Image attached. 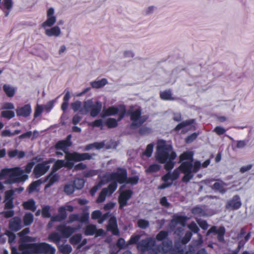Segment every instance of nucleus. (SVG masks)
Returning <instances> with one entry per match:
<instances>
[{"label": "nucleus", "instance_id": "1", "mask_svg": "<svg viewBox=\"0 0 254 254\" xmlns=\"http://www.w3.org/2000/svg\"><path fill=\"white\" fill-rule=\"evenodd\" d=\"M192 154L190 152H184L180 156L179 163L182 162L181 165L175 169L173 173H168L164 176L162 179L164 182L169 180L172 181L177 180L180 176V171L184 174L182 179V182L187 183L193 177V173H196L200 168L201 163L199 161H195L192 163Z\"/></svg>", "mask_w": 254, "mask_h": 254}, {"label": "nucleus", "instance_id": "2", "mask_svg": "<svg viewBox=\"0 0 254 254\" xmlns=\"http://www.w3.org/2000/svg\"><path fill=\"white\" fill-rule=\"evenodd\" d=\"M36 241V238L25 236L21 238L19 246L21 254H55L56 250L46 243H30Z\"/></svg>", "mask_w": 254, "mask_h": 254}, {"label": "nucleus", "instance_id": "3", "mask_svg": "<svg viewBox=\"0 0 254 254\" xmlns=\"http://www.w3.org/2000/svg\"><path fill=\"white\" fill-rule=\"evenodd\" d=\"M176 156V153L173 150L172 145L167 144L164 141L158 142L155 153L156 160L160 163H166L164 167L166 170L169 171L173 168L175 165L173 160Z\"/></svg>", "mask_w": 254, "mask_h": 254}, {"label": "nucleus", "instance_id": "4", "mask_svg": "<svg viewBox=\"0 0 254 254\" xmlns=\"http://www.w3.org/2000/svg\"><path fill=\"white\" fill-rule=\"evenodd\" d=\"M34 164L35 162L33 161L28 163L24 170L20 167L2 169L0 176H8L10 183L24 182L28 179V175L24 173H30Z\"/></svg>", "mask_w": 254, "mask_h": 254}, {"label": "nucleus", "instance_id": "5", "mask_svg": "<svg viewBox=\"0 0 254 254\" xmlns=\"http://www.w3.org/2000/svg\"><path fill=\"white\" fill-rule=\"evenodd\" d=\"M92 158V155L88 153H78L77 152H73V153H68L65 155V159L66 162L63 160H58L54 165L52 168L53 172H56L59 169L65 166L69 169H71L73 166L74 163L72 161H81L85 160H90Z\"/></svg>", "mask_w": 254, "mask_h": 254}, {"label": "nucleus", "instance_id": "6", "mask_svg": "<svg viewBox=\"0 0 254 254\" xmlns=\"http://www.w3.org/2000/svg\"><path fill=\"white\" fill-rule=\"evenodd\" d=\"M102 107V105L100 102L97 101L94 104L92 100H88L84 102L83 107L79 110V113L84 115L90 111V116L95 117L100 112Z\"/></svg>", "mask_w": 254, "mask_h": 254}, {"label": "nucleus", "instance_id": "7", "mask_svg": "<svg viewBox=\"0 0 254 254\" xmlns=\"http://www.w3.org/2000/svg\"><path fill=\"white\" fill-rule=\"evenodd\" d=\"M155 240L152 237H148L141 240L137 244V249L141 253L152 250L153 254L155 253Z\"/></svg>", "mask_w": 254, "mask_h": 254}, {"label": "nucleus", "instance_id": "8", "mask_svg": "<svg viewBox=\"0 0 254 254\" xmlns=\"http://www.w3.org/2000/svg\"><path fill=\"white\" fill-rule=\"evenodd\" d=\"M130 120L132 121L131 126L139 127L142 125L148 119L146 115L141 116V110L138 108L130 112Z\"/></svg>", "mask_w": 254, "mask_h": 254}, {"label": "nucleus", "instance_id": "9", "mask_svg": "<svg viewBox=\"0 0 254 254\" xmlns=\"http://www.w3.org/2000/svg\"><path fill=\"white\" fill-rule=\"evenodd\" d=\"M110 181H113V183L123 184L127 180V172L124 169H118L117 171L110 174L108 177Z\"/></svg>", "mask_w": 254, "mask_h": 254}, {"label": "nucleus", "instance_id": "10", "mask_svg": "<svg viewBox=\"0 0 254 254\" xmlns=\"http://www.w3.org/2000/svg\"><path fill=\"white\" fill-rule=\"evenodd\" d=\"M51 161H44L36 165L33 170V174L38 178L44 175L50 169Z\"/></svg>", "mask_w": 254, "mask_h": 254}, {"label": "nucleus", "instance_id": "11", "mask_svg": "<svg viewBox=\"0 0 254 254\" xmlns=\"http://www.w3.org/2000/svg\"><path fill=\"white\" fill-rule=\"evenodd\" d=\"M117 187V184L116 183H111L108 186L107 188L103 189L99 194V195L97 199L98 203L103 202L106 198L107 195H111L116 190Z\"/></svg>", "mask_w": 254, "mask_h": 254}, {"label": "nucleus", "instance_id": "12", "mask_svg": "<svg viewBox=\"0 0 254 254\" xmlns=\"http://www.w3.org/2000/svg\"><path fill=\"white\" fill-rule=\"evenodd\" d=\"M71 138V135L69 134L65 140L59 141L55 145V148L57 150H62L65 153V155H66V154L70 153L68 151V148L72 144L70 141Z\"/></svg>", "mask_w": 254, "mask_h": 254}, {"label": "nucleus", "instance_id": "13", "mask_svg": "<svg viewBox=\"0 0 254 254\" xmlns=\"http://www.w3.org/2000/svg\"><path fill=\"white\" fill-rule=\"evenodd\" d=\"M89 218V214L84 212L81 214H71L68 218L67 223H71L74 221H78L81 223H88Z\"/></svg>", "mask_w": 254, "mask_h": 254}, {"label": "nucleus", "instance_id": "14", "mask_svg": "<svg viewBox=\"0 0 254 254\" xmlns=\"http://www.w3.org/2000/svg\"><path fill=\"white\" fill-rule=\"evenodd\" d=\"M125 112L126 110L124 108H123L122 110L119 112L118 109L114 107H111L106 110H104L100 116L101 117L104 118L107 116L119 114V117L118 121H120L124 117Z\"/></svg>", "mask_w": 254, "mask_h": 254}, {"label": "nucleus", "instance_id": "15", "mask_svg": "<svg viewBox=\"0 0 254 254\" xmlns=\"http://www.w3.org/2000/svg\"><path fill=\"white\" fill-rule=\"evenodd\" d=\"M215 233L217 235V238L219 242H222L224 241V235L225 233V229L223 226H221L217 228L216 226H212L206 233V235L208 236L211 233Z\"/></svg>", "mask_w": 254, "mask_h": 254}, {"label": "nucleus", "instance_id": "16", "mask_svg": "<svg viewBox=\"0 0 254 254\" xmlns=\"http://www.w3.org/2000/svg\"><path fill=\"white\" fill-rule=\"evenodd\" d=\"M241 204L242 203L239 196L236 195L234 196L231 199L227 201L225 207L227 209H237L240 207Z\"/></svg>", "mask_w": 254, "mask_h": 254}, {"label": "nucleus", "instance_id": "17", "mask_svg": "<svg viewBox=\"0 0 254 254\" xmlns=\"http://www.w3.org/2000/svg\"><path fill=\"white\" fill-rule=\"evenodd\" d=\"M172 247V243L171 241H163L161 245L155 248L154 254H158V253L165 254L171 250Z\"/></svg>", "mask_w": 254, "mask_h": 254}, {"label": "nucleus", "instance_id": "18", "mask_svg": "<svg viewBox=\"0 0 254 254\" xmlns=\"http://www.w3.org/2000/svg\"><path fill=\"white\" fill-rule=\"evenodd\" d=\"M56 229L60 232L62 236L68 238L75 231V229L70 227L66 226L64 225H60L57 227Z\"/></svg>", "mask_w": 254, "mask_h": 254}, {"label": "nucleus", "instance_id": "19", "mask_svg": "<svg viewBox=\"0 0 254 254\" xmlns=\"http://www.w3.org/2000/svg\"><path fill=\"white\" fill-rule=\"evenodd\" d=\"M132 193L133 192L131 190H126L121 193L119 197L120 207H123L127 204V201L130 199Z\"/></svg>", "mask_w": 254, "mask_h": 254}, {"label": "nucleus", "instance_id": "20", "mask_svg": "<svg viewBox=\"0 0 254 254\" xmlns=\"http://www.w3.org/2000/svg\"><path fill=\"white\" fill-rule=\"evenodd\" d=\"M54 10L53 8H49L47 11L48 18L46 21L42 23V27H51L53 26L56 21V17L54 15Z\"/></svg>", "mask_w": 254, "mask_h": 254}, {"label": "nucleus", "instance_id": "21", "mask_svg": "<svg viewBox=\"0 0 254 254\" xmlns=\"http://www.w3.org/2000/svg\"><path fill=\"white\" fill-rule=\"evenodd\" d=\"M107 229L108 231H111L113 235L119 236L120 233L118 228L117 220L114 216H111L110 218Z\"/></svg>", "mask_w": 254, "mask_h": 254}, {"label": "nucleus", "instance_id": "22", "mask_svg": "<svg viewBox=\"0 0 254 254\" xmlns=\"http://www.w3.org/2000/svg\"><path fill=\"white\" fill-rule=\"evenodd\" d=\"M31 112V107L28 104L22 107H18L16 109V114L18 116L26 117L30 114Z\"/></svg>", "mask_w": 254, "mask_h": 254}, {"label": "nucleus", "instance_id": "23", "mask_svg": "<svg viewBox=\"0 0 254 254\" xmlns=\"http://www.w3.org/2000/svg\"><path fill=\"white\" fill-rule=\"evenodd\" d=\"M22 227L21 219L15 217L11 219L9 222V228L11 230L17 231Z\"/></svg>", "mask_w": 254, "mask_h": 254}, {"label": "nucleus", "instance_id": "24", "mask_svg": "<svg viewBox=\"0 0 254 254\" xmlns=\"http://www.w3.org/2000/svg\"><path fill=\"white\" fill-rule=\"evenodd\" d=\"M59 214L55 217H52V221H61L64 220L67 217L65 208L61 207L58 210Z\"/></svg>", "mask_w": 254, "mask_h": 254}, {"label": "nucleus", "instance_id": "25", "mask_svg": "<svg viewBox=\"0 0 254 254\" xmlns=\"http://www.w3.org/2000/svg\"><path fill=\"white\" fill-rule=\"evenodd\" d=\"M226 186L227 185L225 183L221 181H218L217 182L214 184V185L211 187V188L213 190L219 191L221 193H224L227 190L225 188Z\"/></svg>", "mask_w": 254, "mask_h": 254}, {"label": "nucleus", "instance_id": "26", "mask_svg": "<svg viewBox=\"0 0 254 254\" xmlns=\"http://www.w3.org/2000/svg\"><path fill=\"white\" fill-rule=\"evenodd\" d=\"M62 237V236L61 234H59L58 232H54L49 235L47 240L50 242L56 244L58 246Z\"/></svg>", "mask_w": 254, "mask_h": 254}, {"label": "nucleus", "instance_id": "27", "mask_svg": "<svg viewBox=\"0 0 254 254\" xmlns=\"http://www.w3.org/2000/svg\"><path fill=\"white\" fill-rule=\"evenodd\" d=\"M60 28L58 26H56L50 29H46L45 30V33L48 36H55L58 37L61 34Z\"/></svg>", "mask_w": 254, "mask_h": 254}, {"label": "nucleus", "instance_id": "28", "mask_svg": "<svg viewBox=\"0 0 254 254\" xmlns=\"http://www.w3.org/2000/svg\"><path fill=\"white\" fill-rule=\"evenodd\" d=\"M96 226L93 224H88L84 228V234L86 236H92L95 234Z\"/></svg>", "mask_w": 254, "mask_h": 254}, {"label": "nucleus", "instance_id": "29", "mask_svg": "<svg viewBox=\"0 0 254 254\" xmlns=\"http://www.w3.org/2000/svg\"><path fill=\"white\" fill-rule=\"evenodd\" d=\"M203 243L202 237L200 234H197V239L194 240L192 241L191 244L190 245V250L192 251L193 250L194 251V248L201 246Z\"/></svg>", "mask_w": 254, "mask_h": 254}, {"label": "nucleus", "instance_id": "30", "mask_svg": "<svg viewBox=\"0 0 254 254\" xmlns=\"http://www.w3.org/2000/svg\"><path fill=\"white\" fill-rule=\"evenodd\" d=\"M55 172H53V171L51 173V174L47 176V178H49L50 180L48 183L47 184L46 188H48L51 186L54 183L57 182L59 179V176L57 174H54Z\"/></svg>", "mask_w": 254, "mask_h": 254}, {"label": "nucleus", "instance_id": "31", "mask_svg": "<svg viewBox=\"0 0 254 254\" xmlns=\"http://www.w3.org/2000/svg\"><path fill=\"white\" fill-rule=\"evenodd\" d=\"M23 205L25 209L30 210L33 212L35 211L36 209L35 201L32 199L24 202Z\"/></svg>", "mask_w": 254, "mask_h": 254}, {"label": "nucleus", "instance_id": "32", "mask_svg": "<svg viewBox=\"0 0 254 254\" xmlns=\"http://www.w3.org/2000/svg\"><path fill=\"white\" fill-rule=\"evenodd\" d=\"M161 166L157 164L150 165L146 170L145 172L147 174H153L159 171L161 169Z\"/></svg>", "mask_w": 254, "mask_h": 254}, {"label": "nucleus", "instance_id": "33", "mask_svg": "<svg viewBox=\"0 0 254 254\" xmlns=\"http://www.w3.org/2000/svg\"><path fill=\"white\" fill-rule=\"evenodd\" d=\"M3 89L6 95L9 97H12L15 94V89L9 85L4 84Z\"/></svg>", "mask_w": 254, "mask_h": 254}, {"label": "nucleus", "instance_id": "34", "mask_svg": "<svg viewBox=\"0 0 254 254\" xmlns=\"http://www.w3.org/2000/svg\"><path fill=\"white\" fill-rule=\"evenodd\" d=\"M34 216L31 213H26L23 218L24 224L25 226L30 225L33 221Z\"/></svg>", "mask_w": 254, "mask_h": 254}, {"label": "nucleus", "instance_id": "35", "mask_svg": "<svg viewBox=\"0 0 254 254\" xmlns=\"http://www.w3.org/2000/svg\"><path fill=\"white\" fill-rule=\"evenodd\" d=\"M107 83L106 79L103 78L101 80L98 81H95L91 82V85L93 88H99Z\"/></svg>", "mask_w": 254, "mask_h": 254}, {"label": "nucleus", "instance_id": "36", "mask_svg": "<svg viewBox=\"0 0 254 254\" xmlns=\"http://www.w3.org/2000/svg\"><path fill=\"white\" fill-rule=\"evenodd\" d=\"M59 251L64 254H68L71 251L72 248L69 245H61L60 244L58 246Z\"/></svg>", "mask_w": 254, "mask_h": 254}, {"label": "nucleus", "instance_id": "37", "mask_svg": "<svg viewBox=\"0 0 254 254\" xmlns=\"http://www.w3.org/2000/svg\"><path fill=\"white\" fill-rule=\"evenodd\" d=\"M160 97L163 100H174L175 99V98L172 97L171 91L170 90L161 92Z\"/></svg>", "mask_w": 254, "mask_h": 254}, {"label": "nucleus", "instance_id": "38", "mask_svg": "<svg viewBox=\"0 0 254 254\" xmlns=\"http://www.w3.org/2000/svg\"><path fill=\"white\" fill-rule=\"evenodd\" d=\"M193 122H194V120H187V121H184V122L181 123L180 124H179V125H178L174 129L176 131H179L181 128L193 124Z\"/></svg>", "mask_w": 254, "mask_h": 254}, {"label": "nucleus", "instance_id": "39", "mask_svg": "<svg viewBox=\"0 0 254 254\" xmlns=\"http://www.w3.org/2000/svg\"><path fill=\"white\" fill-rule=\"evenodd\" d=\"M141 235H133L131 237L130 240L128 242L126 247H127L128 245H133V244H137L138 241L140 239Z\"/></svg>", "mask_w": 254, "mask_h": 254}, {"label": "nucleus", "instance_id": "40", "mask_svg": "<svg viewBox=\"0 0 254 254\" xmlns=\"http://www.w3.org/2000/svg\"><path fill=\"white\" fill-rule=\"evenodd\" d=\"M138 226L142 229H145L149 226L148 221L143 219H140L137 221Z\"/></svg>", "mask_w": 254, "mask_h": 254}, {"label": "nucleus", "instance_id": "41", "mask_svg": "<svg viewBox=\"0 0 254 254\" xmlns=\"http://www.w3.org/2000/svg\"><path fill=\"white\" fill-rule=\"evenodd\" d=\"M84 184V181L82 179H76L74 181L73 186L74 188L79 190L82 189Z\"/></svg>", "mask_w": 254, "mask_h": 254}, {"label": "nucleus", "instance_id": "42", "mask_svg": "<svg viewBox=\"0 0 254 254\" xmlns=\"http://www.w3.org/2000/svg\"><path fill=\"white\" fill-rule=\"evenodd\" d=\"M74 188L73 185L67 184L65 185L64 191L67 195L72 194L74 191Z\"/></svg>", "mask_w": 254, "mask_h": 254}, {"label": "nucleus", "instance_id": "43", "mask_svg": "<svg viewBox=\"0 0 254 254\" xmlns=\"http://www.w3.org/2000/svg\"><path fill=\"white\" fill-rule=\"evenodd\" d=\"M41 183L42 181L40 180L33 182L29 187V192L31 193L35 190L39 186Z\"/></svg>", "mask_w": 254, "mask_h": 254}, {"label": "nucleus", "instance_id": "44", "mask_svg": "<svg viewBox=\"0 0 254 254\" xmlns=\"http://www.w3.org/2000/svg\"><path fill=\"white\" fill-rule=\"evenodd\" d=\"M82 238V235L80 234H77L74 235H73L70 239V242L72 244H78L81 240Z\"/></svg>", "mask_w": 254, "mask_h": 254}, {"label": "nucleus", "instance_id": "45", "mask_svg": "<svg viewBox=\"0 0 254 254\" xmlns=\"http://www.w3.org/2000/svg\"><path fill=\"white\" fill-rule=\"evenodd\" d=\"M14 115V112L12 111H3L1 112V117L8 119L13 118Z\"/></svg>", "mask_w": 254, "mask_h": 254}, {"label": "nucleus", "instance_id": "46", "mask_svg": "<svg viewBox=\"0 0 254 254\" xmlns=\"http://www.w3.org/2000/svg\"><path fill=\"white\" fill-rule=\"evenodd\" d=\"M153 148V145L152 144H148L144 152L142 153L143 155H145L147 157H149L151 156Z\"/></svg>", "mask_w": 254, "mask_h": 254}, {"label": "nucleus", "instance_id": "47", "mask_svg": "<svg viewBox=\"0 0 254 254\" xmlns=\"http://www.w3.org/2000/svg\"><path fill=\"white\" fill-rule=\"evenodd\" d=\"M71 107L74 112L80 110V109L83 107H82V103L80 101H76L71 104Z\"/></svg>", "mask_w": 254, "mask_h": 254}, {"label": "nucleus", "instance_id": "48", "mask_svg": "<svg viewBox=\"0 0 254 254\" xmlns=\"http://www.w3.org/2000/svg\"><path fill=\"white\" fill-rule=\"evenodd\" d=\"M106 125L109 128L115 127L117 126V121L115 119L109 118L106 121Z\"/></svg>", "mask_w": 254, "mask_h": 254}, {"label": "nucleus", "instance_id": "49", "mask_svg": "<svg viewBox=\"0 0 254 254\" xmlns=\"http://www.w3.org/2000/svg\"><path fill=\"white\" fill-rule=\"evenodd\" d=\"M50 207L49 206H45L42 210V215L44 217L49 218L51 217V214L49 212Z\"/></svg>", "mask_w": 254, "mask_h": 254}, {"label": "nucleus", "instance_id": "50", "mask_svg": "<svg viewBox=\"0 0 254 254\" xmlns=\"http://www.w3.org/2000/svg\"><path fill=\"white\" fill-rule=\"evenodd\" d=\"M139 180V177L135 176L132 177L127 178V180L125 182L127 184H130L131 185L136 184Z\"/></svg>", "mask_w": 254, "mask_h": 254}, {"label": "nucleus", "instance_id": "51", "mask_svg": "<svg viewBox=\"0 0 254 254\" xmlns=\"http://www.w3.org/2000/svg\"><path fill=\"white\" fill-rule=\"evenodd\" d=\"M188 227L190 229L192 232L194 233H197L199 230V228L197 226V225L194 222H192L190 224L188 225Z\"/></svg>", "mask_w": 254, "mask_h": 254}, {"label": "nucleus", "instance_id": "52", "mask_svg": "<svg viewBox=\"0 0 254 254\" xmlns=\"http://www.w3.org/2000/svg\"><path fill=\"white\" fill-rule=\"evenodd\" d=\"M192 237V233L191 232L187 231L182 240V243L183 244L188 243Z\"/></svg>", "mask_w": 254, "mask_h": 254}, {"label": "nucleus", "instance_id": "53", "mask_svg": "<svg viewBox=\"0 0 254 254\" xmlns=\"http://www.w3.org/2000/svg\"><path fill=\"white\" fill-rule=\"evenodd\" d=\"M196 222L199 226L203 230H206L208 227V225L206 221L201 219H196Z\"/></svg>", "mask_w": 254, "mask_h": 254}, {"label": "nucleus", "instance_id": "54", "mask_svg": "<svg viewBox=\"0 0 254 254\" xmlns=\"http://www.w3.org/2000/svg\"><path fill=\"white\" fill-rule=\"evenodd\" d=\"M187 220L186 217L178 216L176 218V221L177 223H180L182 226H185Z\"/></svg>", "mask_w": 254, "mask_h": 254}, {"label": "nucleus", "instance_id": "55", "mask_svg": "<svg viewBox=\"0 0 254 254\" xmlns=\"http://www.w3.org/2000/svg\"><path fill=\"white\" fill-rule=\"evenodd\" d=\"M13 190H10L5 192V200H13Z\"/></svg>", "mask_w": 254, "mask_h": 254}, {"label": "nucleus", "instance_id": "56", "mask_svg": "<svg viewBox=\"0 0 254 254\" xmlns=\"http://www.w3.org/2000/svg\"><path fill=\"white\" fill-rule=\"evenodd\" d=\"M168 235V233L166 231H162L160 232L156 236V239L159 241H161L165 239Z\"/></svg>", "mask_w": 254, "mask_h": 254}, {"label": "nucleus", "instance_id": "57", "mask_svg": "<svg viewBox=\"0 0 254 254\" xmlns=\"http://www.w3.org/2000/svg\"><path fill=\"white\" fill-rule=\"evenodd\" d=\"M192 213L195 215H203L204 212L202 209L199 207H195L192 209Z\"/></svg>", "mask_w": 254, "mask_h": 254}, {"label": "nucleus", "instance_id": "58", "mask_svg": "<svg viewBox=\"0 0 254 254\" xmlns=\"http://www.w3.org/2000/svg\"><path fill=\"white\" fill-rule=\"evenodd\" d=\"M29 232V229L28 228H26L24 229H23L21 232H20L19 233V235L20 237V240H19V245L21 244V238L23 237H25V235L26 234H28ZM20 246H19V247Z\"/></svg>", "mask_w": 254, "mask_h": 254}, {"label": "nucleus", "instance_id": "59", "mask_svg": "<svg viewBox=\"0 0 254 254\" xmlns=\"http://www.w3.org/2000/svg\"><path fill=\"white\" fill-rule=\"evenodd\" d=\"M214 131L218 135H221L224 134L226 130L221 127H216L214 129Z\"/></svg>", "mask_w": 254, "mask_h": 254}, {"label": "nucleus", "instance_id": "60", "mask_svg": "<svg viewBox=\"0 0 254 254\" xmlns=\"http://www.w3.org/2000/svg\"><path fill=\"white\" fill-rule=\"evenodd\" d=\"M102 216L101 212L99 210L94 211L91 214V217L93 219H97L100 218Z\"/></svg>", "mask_w": 254, "mask_h": 254}, {"label": "nucleus", "instance_id": "61", "mask_svg": "<svg viewBox=\"0 0 254 254\" xmlns=\"http://www.w3.org/2000/svg\"><path fill=\"white\" fill-rule=\"evenodd\" d=\"M160 202L162 206L165 207H169L170 206V203L168 202L167 198L165 196L160 199Z\"/></svg>", "mask_w": 254, "mask_h": 254}, {"label": "nucleus", "instance_id": "62", "mask_svg": "<svg viewBox=\"0 0 254 254\" xmlns=\"http://www.w3.org/2000/svg\"><path fill=\"white\" fill-rule=\"evenodd\" d=\"M42 111H43L42 107L41 106H39V105H37L35 109L34 117L36 118V117L39 116L42 113Z\"/></svg>", "mask_w": 254, "mask_h": 254}, {"label": "nucleus", "instance_id": "63", "mask_svg": "<svg viewBox=\"0 0 254 254\" xmlns=\"http://www.w3.org/2000/svg\"><path fill=\"white\" fill-rule=\"evenodd\" d=\"M248 143V141L246 140H240L237 141V147L241 148L244 147Z\"/></svg>", "mask_w": 254, "mask_h": 254}, {"label": "nucleus", "instance_id": "64", "mask_svg": "<svg viewBox=\"0 0 254 254\" xmlns=\"http://www.w3.org/2000/svg\"><path fill=\"white\" fill-rule=\"evenodd\" d=\"M117 245L118 247L119 248H120V249H122V248L126 247L125 246V240L123 238H120L118 241Z\"/></svg>", "mask_w": 254, "mask_h": 254}]
</instances>
